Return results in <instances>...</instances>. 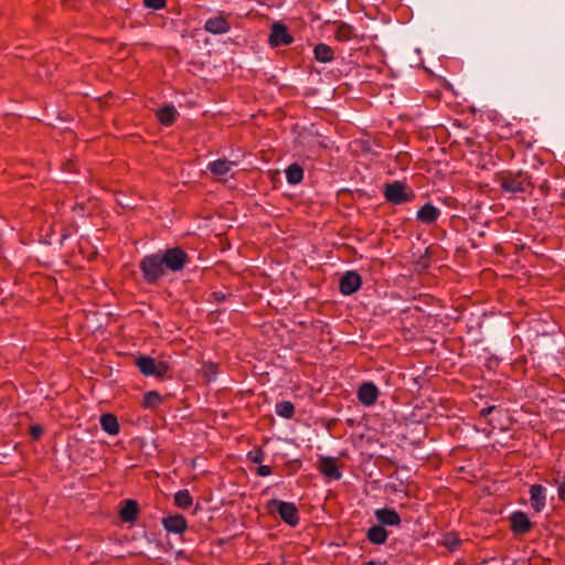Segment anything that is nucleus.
I'll list each match as a JSON object with an SVG mask.
<instances>
[{
    "mask_svg": "<svg viewBox=\"0 0 565 565\" xmlns=\"http://www.w3.org/2000/svg\"><path fill=\"white\" fill-rule=\"evenodd\" d=\"M270 511L276 510L280 519L290 526H296L299 523L298 509L292 502H284L278 499H271L267 503Z\"/></svg>",
    "mask_w": 565,
    "mask_h": 565,
    "instance_id": "obj_5",
    "label": "nucleus"
},
{
    "mask_svg": "<svg viewBox=\"0 0 565 565\" xmlns=\"http://www.w3.org/2000/svg\"><path fill=\"white\" fill-rule=\"evenodd\" d=\"M192 502V497L188 490H179L174 494V504L180 509H188Z\"/></svg>",
    "mask_w": 565,
    "mask_h": 565,
    "instance_id": "obj_26",
    "label": "nucleus"
},
{
    "mask_svg": "<svg viewBox=\"0 0 565 565\" xmlns=\"http://www.w3.org/2000/svg\"><path fill=\"white\" fill-rule=\"evenodd\" d=\"M214 296H216L217 299H224V296L221 297L217 292H214Z\"/></svg>",
    "mask_w": 565,
    "mask_h": 565,
    "instance_id": "obj_37",
    "label": "nucleus"
},
{
    "mask_svg": "<svg viewBox=\"0 0 565 565\" xmlns=\"http://www.w3.org/2000/svg\"><path fill=\"white\" fill-rule=\"evenodd\" d=\"M366 539L372 544L382 545V544L386 543V541L388 539V531H386L385 527L380 524L372 525L366 531Z\"/></svg>",
    "mask_w": 565,
    "mask_h": 565,
    "instance_id": "obj_20",
    "label": "nucleus"
},
{
    "mask_svg": "<svg viewBox=\"0 0 565 565\" xmlns=\"http://www.w3.org/2000/svg\"><path fill=\"white\" fill-rule=\"evenodd\" d=\"M161 403V396L156 391H150L143 396V405L149 408H154Z\"/></svg>",
    "mask_w": 565,
    "mask_h": 565,
    "instance_id": "obj_27",
    "label": "nucleus"
},
{
    "mask_svg": "<svg viewBox=\"0 0 565 565\" xmlns=\"http://www.w3.org/2000/svg\"><path fill=\"white\" fill-rule=\"evenodd\" d=\"M362 285L361 276L354 271H347L341 278L339 282L340 292L344 296H350L356 292Z\"/></svg>",
    "mask_w": 565,
    "mask_h": 565,
    "instance_id": "obj_8",
    "label": "nucleus"
},
{
    "mask_svg": "<svg viewBox=\"0 0 565 565\" xmlns=\"http://www.w3.org/2000/svg\"><path fill=\"white\" fill-rule=\"evenodd\" d=\"M235 166L234 161L227 159H217L207 164L210 172L218 180H226Z\"/></svg>",
    "mask_w": 565,
    "mask_h": 565,
    "instance_id": "obj_13",
    "label": "nucleus"
},
{
    "mask_svg": "<svg viewBox=\"0 0 565 565\" xmlns=\"http://www.w3.org/2000/svg\"><path fill=\"white\" fill-rule=\"evenodd\" d=\"M99 424L102 429L110 436H116L120 431L118 419L114 414H103L99 418Z\"/></svg>",
    "mask_w": 565,
    "mask_h": 565,
    "instance_id": "obj_19",
    "label": "nucleus"
},
{
    "mask_svg": "<svg viewBox=\"0 0 565 565\" xmlns=\"http://www.w3.org/2000/svg\"><path fill=\"white\" fill-rule=\"evenodd\" d=\"M294 41L292 36L288 33L287 28L281 23H274L269 35V43L271 46L289 45Z\"/></svg>",
    "mask_w": 565,
    "mask_h": 565,
    "instance_id": "obj_10",
    "label": "nucleus"
},
{
    "mask_svg": "<svg viewBox=\"0 0 565 565\" xmlns=\"http://www.w3.org/2000/svg\"><path fill=\"white\" fill-rule=\"evenodd\" d=\"M379 394V388L373 382L362 383L356 393L359 402L366 407L376 403Z\"/></svg>",
    "mask_w": 565,
    "mask_h": 565,
    "instance_id": "obj_9",
    "label": "nucleus"
},
{
    "mask_svg": "<svg viewBox=\"0 0 565 565\" xmlns=\"http://www.w3.org/2000/svg\"><path fill=\"white\" fill-rule=\"evenodd\" d=\"M177 115L178 111L172 105H166L157 110L158 120L164 126H170L175 120Z\"/></svg>",
    "mask_w": 565,
    "mask_h": 565,
    "instance_id": "obj_22",
    "label": "nucleus"
},
{
    "mask_svg": "<svg viewBox=\"0 0 565 565\" xmlns=\"http://www.w3.org/2000/svg\"><path fill=\"white\" fill-rule=\"evenodd\" d=\"M136 365L145 376L162 379L169 371L170 365L166 361H156L148 355H140L136 359Z\"/></svg>",
    "mask_w": 565,
    "mask_h": 565,
    "instance_id": "obj_4",
    "label": "nucleus"
},
{
    "mask_svg": "<svg viewBox=\"0 0 565 565\" xmlns=\"http://www.w3.org/2000/svg\"><path fill=\"white\" fill-rule=\"evenodd\" d=\"M289 184L296 185L303 179V169L299 163H291L285 171Z\"/></svg>",
    "mask_w": 565,
    "mask_h": 565,
    "instance_id": "obj_24",
    "label": "nucleus"
},
{
    "mask_svg": "<svg viewBox=\"0 0 565 565\" xmlns=\"http://www.w3.org/2000/svg\"><path fill=\"white\" fill-rule=\"evenodd\" d=\"M374 516L382 526H398L402 522L399 514L391 508L376 509Z\"/></svg>",
    "mask_w": 565,
    "mask_h": 565,
    "instance_id": "obj_12",
    "label": "nucleus"
},
{
    "mask_svg": "<svg viewBox=\"0 0 565 565\" xmlns=\"http://www.w3.org/2000/svg\"><path fill=\"white\" fill-rule=\"evenodd\" d=\"M494 409L493 406L484 407L480 411V415L486 417Z\"/></svg>",
    "mask_w": 565,
    "mask_h": 565,
    "instance_id": "obj_33",
    "label": "nucleus"
},
{
    "mask_svg": "<svg viewBox=\"0 0 565 565\" xmlns=\"http://www.w3.org/2000/svg\"><path fill=\"white\" fill-rule=\"evenodd\" d=\"M313 55L318 62L329 63L333 60L334 52L329 45L324 43H319L313 49Z\"/></svg>",
    "mask_w": 565,
    "mask_h": 565,
    "instance_id": "obj_23",
    "label": "nucleus"
},
{
    "mask_svg": "<svg viewBox=\"0 0 565 565\" xmlns=\"http://www.w3.org/2000/svg\"><path fill=\"white\" fill-rule=\"evenodd\" d=\"M138 513V504L135 500L128 499L124 501L119 515L125 522H135Z\"/></svg>",
    "mask_w": 565,
    "mask_h": 565,
    "instance_id": "obj_21",
    "label": "nucleus"
},
{
    "mask_svg": "<svg viewBox=\"0 0 565 565\" xmlns=\"http://www.w3.org/2000/svg\"><path fill=\"white\" fill-rule=\"evenodd\" d=\"M546 488L535 483L530 487V503L535 512H541L546 505Z\"/></svg>",
    "mask_w": 565,
    "mask_h": 565,
    "instance_id": "obj_11",
    "label": "nucleus"
},
{
    "mask_svg": "<svg viewBox=\"0 0 565 565\" xmlns=\"http://www.w3.org/2000/svg\"><path fill=\"white\" fill-rule=\"evenodd\" d=\"M271 473V469L269 466L260 465L257 469V475L260 477H267Z\"/></svg>",
    "mask_w": 565,
    "mask_h": 565,
    "instance_id": "obj_31",
    "label": "nucleus"
},
{
    "mask_svg": "<svg viewBox=\"0 0 565 565\" xmlns=\"http://www.w3.org/2000/svg\"><path fill=\"white\" fill-rule=\"evenodd\" d=\"M511 527L515 534H525L531 527L532 523L529 516L521 511L513 512L510 516Z\"/></svg>",
    "mask_w": 565,
    "mask_h": 565,
    "instance_id": "obj_15",
    "label": "nucleus"
},
{
    "mask_svg": "<svg viewBox=\"0 0 565 565\" xmlns=\"http://www.w3.org/2000/svg\"><path fill=\"white\" fill-rule=\"evenodd\" d=\"M162 526L169 533L181 534L186 530L188 523L183 515L173 514L162 519Z\"/></svg>",
    "mask_w": 565,
    "mask_h": 565,
    "instance_id": "obj_14",
    "label": "nucleus"
},
{
    "mask_svg": "<svg viewBox=\"0 0 565 565\" xmlns=\"http://www.w3.org/2000/svg\"><path fill=\"white\" fill-rule=\"evenodd\" d=\"M205 367H206V371H209V373H212V372L214 373V367H215L214 364H209Z\"/></svg>",
    "mask_w": 565,
    "mask_h": 565,
    "instance_id": "obj_35",
    "label": "nucleus"
},
{
    "mask_svg": "<svg viewBox=\"0 0 565 565\" xmlns=\"http://www.w3.org/2000/svg\"><path fill=\"white\" fill-rule=\"evenodd\" d=\"M164 276L169 271L179 273L190 262L189 255L181 247H170L154 253Z\"/></svg>",
    "mask_w": 565,
    "mask_h": 565,
    "instance_id": "obj_1",
    "label": "nucleus"
},
{
    "mask_svg": "<svg viewBox=\"0 0 565 565\" xmlns=\"http://www.w3.org/2000/svg\"><path fill=\"white\" fill-rule=\"evenodd\" d=\"M230 29V22L222 15L212 17L204 24V30L211 34H225Z\"/></svg>",
    "mask_w": 565,
    "mask_h": 565,
    "instance_id": "obj_16",
    "label": "nucleus"
},
{
    "mask_svg": "<svg viewBox=\"0 0 565 565\" xmlns=\"http://www.w3.org/2000/svg\"><path fill=\"white\" fill-rule=\"evenodd\" d=\"M547 482L556 488L558 499L565 502V470L553 468Z\"/></svg>",
    "mask_w": 565,
    "mask_h": 565,
    "instance_id": "obj_17",
    "label": "nucleus"
},
{
    "mask_svg": "<svg viewBox=\"0 0 565 565\" xmlns=\"http://www.w3.org/2000/svg\"><path fill=\"white\" fill-rule=\"evenodd\" d=\"M498 183L504 192L512 194L525 193L531 186L530 177L522 171L503 172L498 177Z\"/></svg>",
    "mask_w": 565,
    "mask_h": 565,
    "instance_id": "obj_2",
    "label": "nucleus"
},
{
    "mask_svg": "<svg viewBox=\"0 0 565 565\" xmlns=\"http://www.w3.org/2000/svg\"><path fill=\"white\" fill-rule=\"evenodd\" d=\"M385 200L392 204H402L412 200L413 195L406 192V185L401 181L390 183L384 189Z\"/></svg>",
    "mask_w": 565,
    "mask_h": 565,
    "instance_id": "obj_6",
    "label": "nucleus"
},
{
    "mask_svg": "<svg viewBox=\"0 0 565 565\" xmlns=\"http://www.w3.org/2000/svg\"><path fill=\"white\" fill-rule=\"evenodd\" d=\"M275 411L278 416L289 419L295 414V406L289 401H281L276 404Z\"/></svg>",
    "mask_w": 565,
    "mask_h": 565,
    "instance_id": "obj_25",
    "label": "nucleus"
},
{
    "mask_svg": "<svg viewBox=\"0 0 565 565\" xmlns=\"http://www.w3.org/2000/svg\"><path fill=\"white\" fill-rule=\"evenodd\" d=\"M352 28L349 26V25H341L339 26V29L337 30V33H335V38L339 40V41H343V42H347V41H350L352 39Z\"/></svg>",
    "mask_w": 565,
    "mask_h": 565,
    "instance_id": "obj_28",
    "label": "nucleus"
},
{
    "mask_svg": "<svg viewBox=\"0 0 565 565\" xmlns=\"http://www.w3.org/2000/svg\"><path fill=\"white\" fill-rule=\"evenodd\" d=\"M458 544H459V541H458L457 539H452V540L447 539V541H446V545H447L451 551H454V550L458 546Z\"/></svg>",
    "mask_w": 565,
    "mask_h": 565,
    "instance_id": "obj_32",
    "label": "nucleus"
},
{
    "mask_svg": "<svg viewBox=\"0 0 565 565\" xmlns=\"http://www.w3.org/2000/svg\"><path fill=\"white\" fill-rule=\"evenodd\" d=\"M31 431H32V435H33L34 437H38V436H40V435H41V433H42V428H41V427H39V426H33V427H32V429H31Z\"/></svg>",
    "mask_w": 565,
    "mask_h": 565,
    "instance_id": "obj_34",
    "label": "nucleus"
},
{
    "mask_svg": "<svg viewBox=\"0 0 565 565\" xmlns=\"http://www.w3.org/2000/svg\"><path fill=\"white\" fill-rule=\"evenodd\" d=\"M318 470L330 480H340L342 472L337 466V458L331 456H320L318 459Z\"/></svg>",
    "mask_w": 565,
    "mask_h": 565,
    "instance_id": "obj_7",
    "label": "nucleus"
},
{
    "mask_svg": "<svg viewBox=\"0 0 565 565\" xmlns=\"http://www.w3.org/2000/svg\"><path fill=\"white\" fill-rule=\"evenodd\" d=\"M214 296H216L217 299H224V296L221 297L217 292H214Z\"/></svg>",
    "mask_w": 565,
    "mask_h": 565,
    "instance_id": "obj_36",
    "label": "nucleus"
},
{
    "mask_svg": "<svg viewBox=\"0 0 565 565\" xmlns=\"http://www.w3.org/2000/svg\"><path fill=\"white\" fill-rule=\"evenodd\" d=\"M247 458L252 462L262 463L264 461L265 454H264V451L262 449H257V450H254V451H249L247 454Z\"/></svg>",
    "mask_w": 565,
    "mask_h": 565,
    "instance_id": "obj_29",
    "label": "nucleus"
},
{
    "mask_svg": "<svg viewBox=\"0 0 565 565\" xmlns=\"http://www.w3.org/2000/svg\"><path fill=\"white\" fill-rule=\"evenodd\" d=\"M139 269L142 279L149 285H157L166 277L154 253L145 255L141 258Z\"/></svg>",
    "mask_w": 565,
    "mask_h": 565,
    "instance_id": "obj_3",
    "label": "nucleus"
},
{
    "mask_svg": "<svg viewBox=\"0 0 565 565\" xmlns=\"http://www.w3.org/2000/svg\"><path fill=\"white\" fill-rule=\"evenodd\" d=\"M439 216V209L430 203H426L417 212V220L425 224H431L436 222Z\"/></svg>",
    "mask_w": 565,
    "mask_h": 565,
    "instance_id": "obj_18",
    "label": "nucleus"
},
{
    "mask_svg": "<svg viewBox=\"0 0 565 565\" xmlns=\"http://www.w3.org/2000/svg\"><path fill=\"white\" fill-rule=\"evenodd\" d=\"M145 7L153 10H160L166 6V0H143Z\"/></svg>",
    "mask_w": 565,
    "mask_h": 565,
    "instance_id": "obj_30",
    "label": "nucleus"
}]
</instances>
